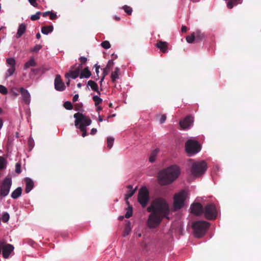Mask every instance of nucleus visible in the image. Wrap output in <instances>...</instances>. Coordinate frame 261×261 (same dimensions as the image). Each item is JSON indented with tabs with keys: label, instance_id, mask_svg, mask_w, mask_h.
<instances>
[{
	"label": "nucleus",
	"instance_id": "nucleus-1",
	"mask_svg": "<svg viewBox=\"0 0 261 261\" xmlns=\"http://www.w3.org/2000/svg\"><path fill=\"white\" fill-rule=\"evenodd\" d=\"M150 213L147 221L148 226L150 228L158 227L164 218H168L170 208L167 201L162 198H155L147 208Z\"/></svg>",
	"mask_w": 261,
	"mask_h": 261
},
{
	"label": "nucleus",
	"instance_id": "nucleus-2",
	"mask_svg": "<svg viewBox=\"0 0 261 261\" xmlns=\"http://www.w3.org/2000/svg\"><path fill=\"white\" fill-rule=\"evenodd\" d=\"M180 172V169L176 165L171 166L162 170L158 176L160 184L162 185L170 184L178 177Z\"/></svg>",
	"mask_w": 261,
	"mask_h": 261
},
{
	"label": "nucleus",
	"instance_id": "nucleus-3",
	"mask_svg": "<svg viewBox=\"0 0 261 261\" xmlns=\"http://www.w3.org/2000/svg\"><path fill=\"white\" fill-rule=\"evenodd\" d=\"M74 118L75 126L83 132L82 137H86L87 135L86 127L91 124V120L89 117L79 112L74 115Z\"/></svg>",
	"mask_w": 261,
	"mask_h": 261
},
{
	"label": "nucleus",
	"instance_id": "nucleus-4",
	"mask_svg": "<svg viewBox=\"0 0 261 261\" xmlns=\"http://www.w3.org/2000/svg\"><path fill=\"white\" fill-rule=\"evenodd\" d=\"M207 169V165L204 161L194 162L191 167V174L194 177H199L203 175Z\"/></svg>",
	"mask_w": 261,
	"mask_h": 261
},
{
	"label": "nucleus",
	"instance_id": "nucleus-5",
	"mask_svg": "<svg viewBox=\"0 0 261 261\" xmlns=\"http://www.w3.org/2000/svg\"><path fill=\"white\" fill-rule=\"evenodd\" d=\"M209 223L206 221H199L195 222L193 224L195 236L197 238L201 237L208 227Z\"/></svg>",
	"mask_w": 261,
	"mask_h": 261
},
{
	"label": "nucleus",
	"instance_id": "nucleus-6",
	"mask_svg": "<svg viewBox=\"0 0 261 261\" xmlns=\"http://www.w3.org/2000/svg\"><path fill=\"white\" fill-rule=\"evenodd\" d=\"M201 150V147L198 142L193 139H190L186 143V152L190 155H194Z\"/></svg>",
	"mask_w": 261,
	"mask_h": 261
},
{
	"label": "nucleus",
	"instance_id": "nucleus-7",
	"mask_svg": "<svg viewBox=\"0 0 261 261\" xmlns=\"http://www.w3.org/2000/svg\"><path fill=\"white\" fill-rule=\"evenodd\" d=\"M187 197L186 191H181L175 195L174 197V208L175 210L180 208L184 206V201Z\"/></svg>",
	"mask_w": 261,
	"mask_h": 261
},
{
	"label": "nucleus",
	"instance_id": "nucleus-8",
	"mask_svg": "<svg viewBox=\"0 0 261 261\" xmlns=\"http://www.w3.org/2000/svg\"><path fill=\"white\" fill-rule=\"evenodd\" d=\"M202 213H204L205 217L210 220L215 219L217 215L215 206L212 204L206 205L204 209H203Z\"/></svg>",
	"mask_w": 261,
	"mask_h": 261
},
{
	"label": "nucleus",
	"instance_id": "nucleus-9",
	"mask_svg": "<svg viewBox=\"0 0 261 261\" xmlns=\"http://www.w3.org/2000/svg\"><path fill=\"white\" fill-rule=\"evenodd\" d=\"M138 198L139 202L143 207L147 205L149 200V193L146 188L143 187L140 189Z\"/></svg>",
	"mask_w": 261,
	"mask_h": 261
},
{
	"label": "nucleus",
	"instance_id": "nucleus-10",
	"mask_svg": "<svg viewBox=\"0 0 261 261\" xmlns=\"http://www.w3.org/2000/svg\"><path fill=\"white\" fill-rule=\"evenodd\" d=\"M12 185V180L10 178H6L3 182L1 186L0 194L3 197L6 196L9 193Z\"/></svg>",
	"mask_w": 261,
	"mask_h": 261
},
{
	"label": "nucleus",
	"instance_id": "nucleus-11",
	"mask_svg": "<svg viewBox=\"0 0 261 261\" xmlns=\"http://www.w3.org/2000/svg\"><path fill=\"white\" fill-rule=\"evenodd\" d=\"M54 85L55 89L57 91H62L65 89V85L64 83L62 81L61 76L59 74L57 75L56 76Z\"/></svg>",
	"mask_w": 261,
	"mask_h": 261
},
{
	"label": "nucleus",
	"instance_id": "nucleus-12",
	"mask_svg": "<svg viewBox=\"0 0 261 261\" xmlns=\"http://www.w3.org/2000/svg\"><path fill=\"white\" fill-rule=\"evenodd\" d=\"M82 69L81 65H79L78 67L74 70H73V68L71 69L69 72L66 73L65 77L67 79L71 78L75 79L79 76L80 72Z\"/></svg>",
	"mask_w": 261,
	"mask_h": 261
},
{
	"label": "nucleus",
	"instance_id": "nucleus-13",
	"mask_svg": "<svg viewBox=\"0 0 261 261\" xmlns=\"http://www.w3.org/2000/svg\"><path fill=\"white\" fill-rule=\"evenodd\" d=\"M193 118L188 116L180 121V125L183 129H187L192 126Z\"/></svg>",
	"mask_w": 261,
	"mask_h": 261
},
{
	"label": "nucleus",
	"instance_id": "nucleus-14",
	"mask_svg": "<svg viewBox=\"0 0 261 261\" xmlns=\"http://www.w3.org/2000/svg\"><path fill=\"white\" fill-rule=\"evenodd\" d=\"M191 213L196 215H199L203 212V207L202 205L199 203H193L191 205L190 207Z\"/></svg>",
	"mask_w": 261,
	"mask_h": 261
},
{
	"label": "nucleus",
	"instance_id": "nucleus-15",
	"mask_svg": "<svg viewBox=\"0 0 261 261\" xmlns=\"http://www.w3.org/2000/svg\"><path fill=\"white\" fill-rule=\"evenodd\" d=\"M22 99L23 101L27 105H29L31 102V95L28 90L23 88L20 89Z\"/></svg>",
	"mask_w": 261,
	"mask_h": 261
},
{
	"label": "nucleus",
	"instance_id": "nucleus-16",
	"mask_svg": "<svg viewBox=\"0 0 261 261\" xmlns=\"http://www.w3.org/2000/svg\"><path fill=\"white\" fill-rule=\"evenodd\" d=\"M26 31V25L25 23H22L19 25L17 34L16 38H20L25 32Z\"/></svg>",
	"mask_w": 261,
	"mask_h": 261
},
{
	"label": "nucleus",
	"instance_id": "nucleus-17",
	"mask_svg": "<svg viewBox=\"0 0 261 261\" xmlns=\"http://www.w3.org/2000/svg\"><path fill=\"white\" fill-rule=\"evenodd\" d=\"M26 187L25 191L27 193H29L34 187V182L30 178H27L25 179Z\"/></svg>",
	"mask_w": 261,
	"mask_h": 261
},
{
	"label": "nucleus",
	"instance_id": "nucleus-18",
	"mask_svg": "<svg viewBox=\"0 0 261 261\" xmlns=\"http://www.w3.org/2000/svg\"><path fill=\"white\" fill-rule=\"evenodd\" d=\"M156 46L164 53L167 51L168 44L166 42L160 41L156 44Z\"/></svg>",
	"mask_w": 261,
	"mask_h": 261
},
{
	"label": "nucleus",
	"instance_id": "nucleus-19",
	"mask_svg": "<svg viewBox=\"0 0 261 261\" xmlns=\"http://www.w3.org/2000/svg\"><path fill=\"white\" fill-rule=\"evenodd\" d=\"M120 73V69L118 67H116L114 71L111 73V77L113 83L115 81L119 78V75Z\"/></svg>",
	"mask_w": 261,
	"mask_h": 261
},
{
	"label": "nucleus",
	"instance_id": "nucleus-20",
	"mask_svg": "<svg viewBox=\"0 0 261 261\" xmlns=\"http://www.w3.org/2000/svg\"><path fill=\"white\" fill-rule=\"evenodd\" d=\"M128 189H129V191L126 193L125 195V199L126 201V203L129 205V202L128 201V199L129 198L132 197L135 193L136 190L133 189V187L132 186H128L127 187Z\"/></svg>",
	"mask_w": 261,
	"mask_h": 261
},
{
	"label": "nucleus",
	"instance_id": "nucleus-21",
	"mask_svg": "<svg viewBox=\"0 0 261 261\" xmlns=\"http://www.w3.org/2000/svg\"><path fill=\"white\" fill-rule=\"evenodd\" d=\"M87 85L88 86L90 87L93 90L97 92L98 94H100V93L98 90V85L94 81L91 80L89 81Z\"/></svg>",
	"mask_w": 261,
	"mask_h": 261
},
{
	"label": "nucleus",
	"instance_id": "nucleus-22",
	"mask_svg": "<svg viewBox=\"0 0 261 261\" xmlns=\"http://www.w3.org/2000/svg\"><path fill=\"white\" fill-rule=\"evenodd\" d=\"M91 75V72L88 67L84 68L81 72L80 75V79L89 78Z\"/></svg>",
	"mask_w": 261,
	"mask_h": 261
},
{
	"label": "nucleus",
	"instance_id": "nucleus-23",
	"mask_svg": "<svg viewBox=\"0 0 261 261\" xmlns=\"http://www.w3.org/2000/svg\"><path fill=\"white\" fill-rule=\"evenodd\" d=\"M22 192V189L20 187H18L11 194V197L13 199H17L20 196Z\"/></svg>",
	"mask_w": 261,
	"mask_h": 261
},
{
	"label": "nucleus",
	"instance_id": "nucleus-24",
	"mask_svg": "<svg viewBox=\"0 0 261 261\" xmlns=\"http://www.w3.org/2000/svg\"><path fill=\"white\" fill-rule=\"evenodd\" d=\"M36 65V63L35 61L34 57H32L29 61L27 62L24 66V69H26L31 67H34Z\"/></svg>",
	"mask_w": 261,
	"mask_h": 261
},
{
	"label": "nucleus",
	"instance_id": "nucleus-25",
	"mask_svg": "<svg viewBox=\"0 0 261 261\" xmlns=\"http://www.w3.org/2000/svg\"><path fill=\"white\" fill-rule=\"evenodd\" d=\"M242 2V0H230L228 2L227 7L229 9H231L234 6L241 4Z\"/></svg>",
	"mask_w": 261,
	"mask_h": 261
},
{
	"label": "nucleus",
	"instance_id": "nucleus-26",
	"mask_svg": "<svg viewBox=\"0 0 261 261\" xmlns=\"http://www.w3.org/2000/svg\"><path fill=\"white\" fill-rule=\"evenodd\" d=\"M53 31V26H45L42 28L41 32L43 34L47 35Z\"/></svg>",
	"mask_w": 261,
	"mask_h": 261
},
{
	"label": "nucleus",
	"instance_id": "nucleus-27",
	"mask_svg": "<svg viewBox=\"0 0 261 261\" xmlns=\"http://www.w3.org/2000/svg\"><path fill=\"white\" fill-rule=\"evenodd\" d=\"M159 151V149H155L151 152L150 155L149 156V161L151 163L154 162L155 161L157 154L158 153Z\"/></svg>",
	"mask_w": 261,
	"mask_h": 261
},
{
	"label": "nucleus",
	"instance_id": "nucleus-28",
	"mask_svg": "<svg viewBox=\"0 0 261 261\" xmlns=\"http://www.w3.org/2000/svg\"><path fill=\"white\" fill-rule=\"evenodd\" d=\"M132 230V227L130 226V222L129 221L125 228L123 232V236L126 237L128 235Z\"/></svg>",
	"mask_w": 261,
	"mask_h": 261
},
{
	"label": "nucleus",
	"instance_id": "nucleus-29",
	"mask_svg": "<svg viewBox=\"0 0 261 261\" xmlns=\"http://www.w3.org/2000/svg\"><path fill=\"white\" fill-rule=\"evenodd\" d=\"M114 142V138L112 137H109L107 138V147L111 149L113 145Z\"/></svg>",
	"mask_w": 261,
	"mask_h": 261
},
{
	"label": "nucleus",
	"instance_id": "nucleus-30",
	"mask_svg": "<svg viewBox=\"0 0 261 261\" xmlns=\"http://www.w3.org/2000/svg\"><path fill=\"white\" fill-rule=\"evenodd\" d=\"M7 63L10 67H15L16 64L15 60L13 58H7L6 60Z\"/></svg>",
	"mask_w": 261,
	"mask_h": 261
},
{
	"label": "nucleus",
	"instance_id": "nucleus-31",
	"mask_svg": "<svg viewBox=\"0 0 261 261\" xmlns=\"http://www.w3.org/2000/svg\"><path fill=\"white\" fill-rule=\"evenodd\" d=\"M15 71V67H10V68L7 70V73L6 74V77H8L11 76Z\"/></svg>",
	"mask_w": 261,
	"mask_h": 261
},
{
	"label": "nucleus",
	"instance_id": "nucleus-32",
	"mask_svg": "<svg viewBox=\"0 0 261 261\" xmlns=\"http://www.w3.org/2000/svg\"><path fill=\"white\" fill-rule=\"evenodd\" d=\"M93 100L94 101L95 105L96 106H98L102 101V99L97 95L94 96L93 97Z\"/></svg>",
	"mask_w": 261,
	"mask_h": 261
},
{
	"label": "nucleus",
	"instance_id": "nucleus-33",
	"mask_svg": "<svg viewBox=\"0 0 261 261\" xmlns=\"http://www.w3.org/2000/svg\"><path fill=\"white\" fill-rule=\"evenodd\" d=\"M133 214V208L130 205H128L127 212L125 215V217L127 218H129Z\"/></svg>",
	"mask_w": 261,
	"mask_h": 261
},
{
	"label": "nucleus",
	"instance_id": "nucleus-34",
	"mask_svg": "<svg viewBox=\"0 0 261 261\" xmlns=\"http://www.w3.org/2000/svg\"><path fill=\"white\" fill-rule=\"evenodd\" d=\"M195 39L194 34H192L191 36H187L186 38L187 41L189 43H193Z\"/></svg>",
	"mask_w": 261,
	"mask_h": 261
},
{
	"label": "nucleus",
	"instance_id": "nucleus-35",
	"mask_svg": "<svg viewBox=\"0 0 261 261\" xmlns=\"http://www.w3.org/2000/svg\"><path fill=\"white\" fill-rule=\"evenodd\" d=\"M102 47L105 49H109L111 47L110 42L108 41H105L101 43Z\"/></svg>",
	"mask_w": 261,
	"mask_h": 261
},
{
	"label": "nucleus",
	"instance_id": "nucleus-36",
	"mask_svg": "<svg viewBox=\"0 0 261 261\" xmlns=\"http://www.w3.org/2000/svg\"><path fill=\"white\" fill-rule=\"evenodd\" d=\"M10 218L9 215L8 213L5 212L2 216V220L4 222H7L9 221Z\"/></svg>",
	"mask_w": 261,
	"mask_h": 261
},
{
	"label": "nucleus",
	"instance_id": "nucleus-37",
	"mask_svg": "<svg viewBox=\"0 0 261 261\" xmlns=\"http://www.w3.org/2000/svg\"><path fill=\"white\" fill-rule=\"evenodd\" d=\"M5 166L6 161L5 159L2 156H0V168L3 169L5 167Z\"/></svg>",
	"mask_w": 261,
	"mask_h": 261
},
{
	"label": "nucleus",
	"instance_id": "nucleus-38",
	"mask_svg": "<svg viewBox=\"0 0 261 261\" xmlns=\"http://www.w3.org/2000/svg\"><path fill=\"white\" fill-rule=\"evenodd\" d=\"M40 14H41L40 12H37L35 14L32 15L31 16V19L32 20H36L40 18Z\"/></svg>",
	"mask_w": 261,
	"mask_h": 261
},
{
	"label": "nucleus",
	"instance_id": "nucleus-39",
	"mask_svg": "<svg viewBox=\"0 0 261 261\" xmlns=\"http://www.w3.org/2000/svg\"><path fill=\"white\" fill-rule=\"evenodd\" d=\"M64 107L67 110H71L72 109V105L69 101H66L64 104Z\"/></svg>",
	"mask_w": 261,
	"mask_h": 261
},
{
	"label": "nucleus",
	"instance_id": "nucleus-40",
	"mask_svg": "<svg viewBox=\"0 0 261 261\" xmlns=\"http://www.w3.org/2000/svg\"><path fill=\"white\" fill-rule=\"evenodd\" d=\"M0 93L3 94H6L8 93V90L4 86L0 85Z\"/></svg>",
	"mask_w": 261,
	"mask_h": 261
},
{
	"label": "nucleus",
	"instance_id": "nucleus-41",
	"mask_svg": "<svg viewBox=\"0 0 261 261\" xmlns=\"http://www.w3.org/2000/svg\"><path fill=\"white\" fill-rule=\"evenodd\" d=\"M123 9L125 11V12L127 13L128 14L130 15L132 14L133 10L130 7L127 6H125L123 7Z\"/></svg>",
	"mask_w": 261,
	"mask_h": 261
},
{
	"label": "nucleus",
	"instance_id": "nucleus-42",
	"mask_svg": "<svg viewBox=\"0 0 261 261\" xmlns=\"http://www.w3.org/2000/svg\"><path fill=\"white\" fill-rule=\"evenodd\" d=\"M15 171L17 173L21 172V164L19 163H17L15 165Z\"/></svg>",
	"mask_w": 261,
	"mask_h": 261
},
{
	"label": "nucleus",
	"instance_id": "nucleus-43",
	"mask_svg": "<svg viewBox=\"0 0 261 261\" xmlns=\"http://www.w3.org/2000/svg\"><path fill=\"white\" fill-rule=\"evenodd\" d=\"M49 16H50V18L51 20L55 19H56L57 18V14L56 13H55L52 12H50V13L49 14Z\"/></svg>",
	"mask_w": 261,
	"mask_h": 261
},
{
	"label": "nucleus",
	"instance_id": "nucleus-44",
	"mask_svg": "<svg viewBox=\"0 0 261 261\" xmlns=\"http://www.w3.org/2000/svg\"><path fill=\"white\" fill-rule=\"evenodd\" d=\"M114 63L113 61H109V62L107 65L106 68L110 69L111 68V67L113 66Z\"/></svg>",
	"mask_w": 261,
	"mask_h": 261
},
{
	"label": "nucleus",
	"instance_id": "nucleus-45",
	"mask_svg": "<svg viewBox=\"0 0 261 261\" xmlns=\"http://www.w3.org/2000/svg\"><path fill=\"white\" fill-rule=\"evenodd\" d=\"M42 48V46L41 45H36L33 48V51H38Z\"/></svg>",
	"mask_w": 261,
	"mask_h": 261
},
{
	"label": "nucleus",
	"instance_id": "nucleus-46",
	"mask_svg": "<svg viewBox=\"0 0 261 261\" xmlns=\"http://www.w3.org/2000/svg\"><path fill=\"white\" fill-rule=\"evenodd\" d=\"M166 119V116L165 115H162L161 116V118L160 119V122L161 123H163Z\"/></svg>",
	"mask_w": 261,
	"mask_h": 261
},
{
	"label": "nucleus",
	"instance_id": "nucleus-47",
	"mask_svg": "<svg viewBox=\"0 0 261 261\" xmlns=\"http://www.w3.org/2000/svg\"><path fill=\"white\" fill-rule=\"evenodd\" d=\"M109 70L110 69L106 67L104 68L103 70L102 75L103 76H106L108 74Z\"/></svg>",
	"mask_w": 261,
	"mask_h": 261
},
{
	"label": "nucleus",
	"instance_id": "nucleus-48",
	"mask_svg": "<svg viewBox=\"0 0 261 261\" xmlns=\"http://www.w3.org/2000/svg\"><path fill=\"white\" fill-rule=\"evenodd\" d=\"M29 2L34 7H36L37 6L36 0H29Z\"/></svg>",
	"mask_w": 261,
	"mask_h": 261
},
{
	"label": "nucleus",
	"instance_id": "nucleus-49",
	"mask_svg": "<svg viewBox=\"0 0 261 261\" xmlns=\"http://www.w3.org/2000/svg\"><path fill=\"white\" fill-rule=\"evenodd\" d=\"M39 72V69H33L31 70V74L32 75H36Z\"/></svg>",
	"mask_w": 261,
	"mask_h": 261
},
{
	"label": "nucleus",
	"instance_id": "nucleus-50",
	"mask_svg": "<svg viewBox=\"0 0 261 261\" xmlns=\"http://www.w3.org/2000/svg\"><path fill=\"white\" fill-rule=\"evenodd\" d=\"M87 58L84 57H81L80 58V61L81 62L83 63H85L87 62Z\"/></svg>",
	"mask_w": 261,
	"mask_h": 261
},
{
	"label": "nucleus",
	"instance_id": "nucleus-51",
	"mask_svg": "<svg viewBox=\"0 0 261 261\" xmlns=\"http://www.w3.org/2000/svg\"><path fill=\"white\" fill-rule=\"evenodd\" d=\"M95 66L96 67L95 71H96V72L97 73V76L98 77H99V75H98V74H99V69L100 68V66L99 65H97V64H96L95 65Z\"/></svg>",
	"mask_w": 261,
	"mask_h": 261
},
{
	"label": "nucleus",
	"instance_id": "nucleus-52",
	"mask_svg": "<svg viewBox=\"0 0 261 261\" xmlns=\"http://www.w3.org/2000/svg\"><path fill=\"white\" fill-rule=\"evenodd\" d=\"M96 132L97 129L96 128H93L91 129L90 134L91 135H94L95 134H96Z\"/></svg>",
	"mask_w": 261,
	"mask_h": 261
},
{
	"label": "nucleus",
	"instance_id": "nucleus-53",
	"mask_svg": "<svg viewBox=\"0 0 261 261\" xmlns=\"http://www.w3.org/2000/svg\"><path fill=\"white\" fill-rule=\"evenodd\" d=\"M78 98H79V95L78 94L74 95V96L73 97V101H77V99H78Z\"/></svg>",
	"mask_w": 261,
	"mask_h": 261
},
{
	"label": "nucleus",
	"instance_id": "nucleus-54",
	"mask_svg": "<svg viewBox=\"0 0 261 261\" xmlns=\"http://www.w3.org/2000/svg\"><path fill=\"white\" fill-rule=\"evenodd\" d=\"M51 11H46L43 13L42 15L43 17H46L47 15H49Z\"/></svg>",
	"mask_w": 261,
	"mask_h": 261
},
{
	"label": "nucleus",
	"instance_id": "nucleus-55",
	"mask_svg": "<svg viewBox=\"0 0 261 261\" xmlns=\"http://www.w3.org/2000/svg\"><path fill=\"white\" fill-rule=\"evenodd\" d=\"M181 31L182 32H186L187 31V28L185 26H182L181 28Z\"/></svg>",
	"mask_w": 261,
	"mask_h": 261
},
{
	"label": "nucleus",
	"instance_id": "nucleus-56",
	"mask_svg": "<svg viewBox=\"0 0 261 261\" xmlns=\"http://www.w3.org/2000/svg\"><path fill=\"white\" fill-rule=\"evenodd\" d=\"M41 37V35L40 34V33H37V35H36V38L38 39H39Z\"/></svg>",
	"mask_w": 261,
	"mask_h": 261
},
{
	"label": "nucleus",
	"instance_id": "nucleus-57",
	"mask_svg": "<svg viewBox=\"0 0 261 261\" xmlns=\"http://www.w3.org/2000/svg\"><path fill=\"white\" fill-rule=\"evenodd\" d=\"M98 121L99 122H102L103 121L102 118H101V117L100 115H99V116H98Z\"/></svg>",
	"mask_w": 261,
	"mask_h": 261
},
{
	"label": "nucleus",
	"instance_id": "nucleus-58",
	"mask_svg": "<svg viewBox=\"0 0 261 261\" xmlns=\"http://www.w3.org/2000/svg\"><path fill=\"white\" fill-rule=\"evenodd\" d=\"M3 126V121L2 119H0V129L2 128Z\"/></svg>",
	"mask_w": 261,
	"mask_h": 261
},
{
	"label": "nucleus",
	"instance_id": "nucleus-59",
	"mask_svg": "<svg viewBox=\"0 0 261 261\" xmlns=\"http://www.w3.org/2000/svg\"><path fill=\"white\" fill-rule=\"evenodd\" d=\"M102 110V108L100 106L97 107V111H99Z\"/></svg>",
	"mask_w": 261,
	"mask_h": 261
},
{
	"label": "nucleus",
	"instance_id": "nucleus-60",
	"mask_svg": "<svg viewBox=\"0 0 261 261\" xmlns=\"http://www.w3.org/2000/svg\"><path fill=\"white\" fill-rule=\"evenodd\" d=\"M105 76H103L102 75V77H101V78L100 83H101L103 81V80H104V79H105Z\"/></svg>",
	"mask_w": 261,
	"mask_h": 261
},
{
	"label": "nucleus",
	"instance_id": "nucleus-61",
	"mask_svg": "<svg viewBox=\"0 0 261 261\" xmlns=\"http://www.w3.org/2000/svg\"><path fill=\"white\" fill-rule=\"evenodd\" d=\"M82 84L81 83H79L77 85V86L79 87V88H81L82 87Z\"/></svg>",
	"mask_w": 261,
	"mask_h": 261
},
{
	"label": "nucleus",
	"instance_id": "nucleus-62",
	"mask_svg": "<svg viewBox=\"0 0 261 261\" xmlns=\"http://www.w3.org/2000/svg\"><path fill=\"white\" fill-rule=\"evenodd\" d=\"M12 92L13 93V95H15V96H17L18 95V93H16V92H14L13 91H12Z\"/></svg>",
	"mask_w": 261,
	"mask_h": 261
},
{
	"label": "nucleus",
	"instance_id": "nucleus-63",
	"mask_svg": "<svg viewBox=\"0 0 261 261\" xmlns=\"http://www.w3.org/2000/svg\"><path fill=\"white\" fill-rule=\"evenodd\" d=\"M115 116H116V114H113V115H111V116H110L109 117V118L111 117H115Z\"/></svg>",
	"mask_w": 261,
	"mask_h": 261
},
{
	"label": "nucleus",
	"instance_id": "nucleus-64",
	"mask_svg": "<svg viewBox=\"0 0 261 261\" xmlns=\"http://www.w3.org/2000/svg\"><path fill=\"white\" fill-rule=\"evenodd\" d=\"M69 83H70V81L69 80V81L67 82V83H66V84H67V85L68 86L69 85Z\"/></svg>",
	"mask_w": 261,
	"mask_h": 261
}]
</instances>
